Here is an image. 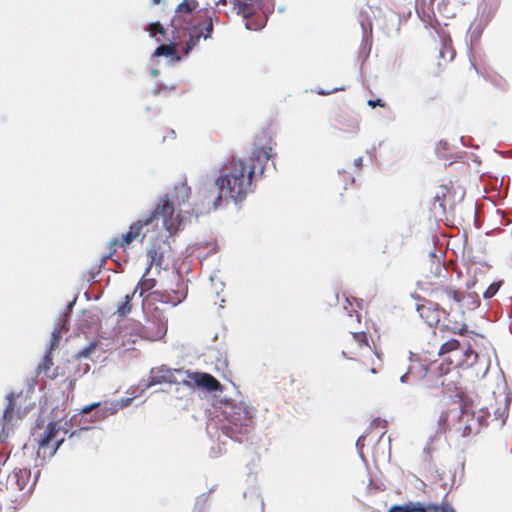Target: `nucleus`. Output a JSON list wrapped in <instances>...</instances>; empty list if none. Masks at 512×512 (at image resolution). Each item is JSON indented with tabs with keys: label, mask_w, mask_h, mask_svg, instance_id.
<instances>
[{
	"label": "nucleus",
	"mask_w": 512,
	"mask_h": 512,
	"mask_svg": "<svg viewBox=\"0 0 512 512\" xmlns=\"http://www.w3.org/2000/svg\"><path fill=\"white\" fill-rule=\"evenodd\" d=\"M362 161H363V160H362V157H358V158H356V159L354 160V164H355V166L360 167V166L362 165Z\"/></svg>",
	"instance_id": "obj_33"
},
{
	"label": "nucleus",
	"mask_w": 512,
	"mask_h": 512,
	"mask_svg": "<svg viewBox=\"0 0 512 512\" xmlns=\"http://www.w3.org/2000/svg\"><path fill=\"white\" fill-rule=\"evenodd\" d=\"M202 29H203L202 38L204 40L210 39L211 36H212V32H213V20H212V18L208 19L207 24L204 27H202Z\"/></svg>",
	"instance_id": "obj_20"
},
{
	"label": "nucleus",
	"mask_w": 512,
	"mask_h": 512,
	"mask_svg": "<svg viewBox=\"0 0 512 512\" xmlns=\"http://www.w3.org/2000/svg\"><path fill=\"white\" fill-rule=\"evenodd\" d=\"M138 292V288H135L132 294L125 295L123 302L118 306L117 313L119 316L124 317L131 311L130 301L133 296Z\"/></svg>",
	"instance_id": "obj_13"
},
{
	"label": "nucleus",
	"mask_w": 512,
	"mask_h": 512,
	"mask_svg": "<svg viewBox=\"0 0 512 512\" xmlns=\"http://www.w3.org/2000/svg\"><path fill=\"white\" fill-rule=\"evenodd\" d=\"M458 346H459V343L456 340L448 341L441 346L439 354H444L449 351L455 350L458 348Z\"/></svg>",
	"instance_id": "obj_19"
},
{
	"label": "nucleus",
	"mask_w": 512,
	"mask_h": 512,
	"mask_svg": "<svg viewBox=\"0 0 512 512\" xmlns=\"http://www.w3.org/2000/svg\"><path fill=\"white\" fill-rule=\"evenodd\" d=\"M50 351H48L45 355V358H44V362L43 364L40 366V368L44 371H47L50 366L52 365V360H51V357H50Z\"/></svg>",
	"instance_id": "obj_24"
},
{
	"label": "nucleus",
	"mask_w": 512,
	"mask_h": 512,
	"mask_svg": "<svg viewBox=\"0 0 512 512\" xmlns=\"http://www.w3.org/2000/svg\"><path fill=\"white\" fill-rule=\"evenodd\" d=\"M440 421H441V422L446 421V416H445V415H442V416L440 417Z\"/></svg>",
	"instance_id": "obj_38"
},
{
	"label": "nucleus",
	"mask_w": 512,
	"mask_h": 512,
	"mask_svg": "<svg viewBox=\"0 0 512 512\" xmlns=\"http://www.w3.org/2000/svg\"><path fill=\"white\" fill-rule=\"evenodd\" d=\"M219 3L225 4L226 0H219Z\"/></svg>",
	"instance_id": "obj_40"
},
{
	"label": "nucleus",
	"mask_w": 512,
	"mask_h": 512,
	"mask_svg": "<svg viewBox=\"0 0 512 512\" xmlns=\"http://www.w3.org/2000/svg\"><path fill=\"white\" fill-rule=\"evenodd\" d=\"M176 199L179 203L187 201L190 194V187L186 183H181L175 187Z\"/></svg>",
	"instance_id": "obj_14"
},
{
	"label": "nucleus",
	"mask_w": 512,
	"mask_h": 512,
	"mask_svg": "<svg viewBox=\"0 0 512 512\" xmlns=\"http://www.w3.org/2000/svg\"><path fill=\"white\" fill-rule=\"evenodd\" d=\"M429 273L426 277L430 280L434 278H441L443 273L446 271L444 264L439 256H436L434 252L429 253Z\"/></svg>",
	"instance_id": "obj_7"
},
{
	"label": "nucleus",
	"mask_w": 512,
	"mask_h": 512,
	"mask_svg": "<svg viewBox=\"0 0 512 512\" xmlns=\"http://www.w3.org/2000/svg\"><path fill=\"white\" fill-rule=\"evenodd\" d=\"M229 409L228 418L235 426L247 425L255 414V408L246 401L233 403Z\"/></svg>",
	"instance_id": "obj_5"
},
{
	"label": "nucleus",
	"mask_w": 512,
	"mask_h": 512,
	"mask_svg": "<svg viewBox=\"0 0 512 512\" xmlns=\"http://www.w3.org/2000/svg\"><path fill=\"white\" fill-rule=\"evenodd\" d=\"M147 256L149 258V263L146 268V273H149V271L153 265H156L157 267L161 268L162 260H163L162 253H159L155 248H152V249L148 250Z\"/></svg>",
	"instance_id": "obj_11"
},
{
	"label": "nucleus",
	"mask_w": 512,
	"mask_h": 512,
	"mask_svg": "<svg viewBox=\"0 0 512 512\" xmlns=\"http://www.w3.org/2000/svg\"><path fill=\"white\" fill-rule=\"evenodd\" d=\"M151 75H152L153 77L157 76V75H158V70H157V69H153V70H151Z\"/></svg>",
	"instance_id": "obj_36"
},
{
	"label": "nucleus",
	"mask_w": 512,
	"mask_h": 512,
	"mask_svg": "<svg viewBox=\"0 0 512 512\" xmlns=\"http://www.w3.org/2000/svg\"><path fill=\"white\" fill-rule=\"evenodd\" d=\"M91 411H92V409L90 408V406H89V405L84 406V407L81 409V413H82V414H88V413H89V412H91Z\"/></svg>",
	"instance_id": "obj_32"
},
{
	"label": "nucleus",
	"mask_w": 512,
	"mask_h": 512,
	"mask_svg": "<svg viewBox=\"0 0 512 512\" xmlns=\"http://www.w3.org/2000/svg\"><path fill=\"white\" fill-rule=\"evenodd\" d=\"M148 273H144L141 280L139 281L136 288H138L139 296H142L145 291L152 289L155 286V282L153 279L146 278Z\"/></svg>",
	"instance_id": "obj_15"
},
{
	"label": "nucleus",
	"mask_w": 512,
	"mask_h": 512,
	"mask_svg": "<svg viewBox=\"0 0 512 512\" xmlns=\"http://www.w3.org/2000/svg\"><path fill=\"white\" fill-rule=\"evenodd\" d=\"M173 213L174 208L172 204L167 200H161L150 215L143 220L133 223L129 229L135 239L140 236L143 239L151 230L158 231L160 235L163 230L171 234L179 225Z\"/></svg>",
	"instance_id": "obj_3"
},
{
	"label": "nucleus",
	"mask_w": 512,
	"mask_h": 512,
	"mask_svg": "<svg viewBox=\"0 0 512 512\" xmlns=\"http://www.w3.org/2000/svg\"><path fill=\"white\" fill-rule=\"evenodd\" d=\"M148 31H149L150 36L155 37V38H157L158 34H161L162 36H164V34H165V30L159 22L151 23L149 25Z\"/></svg>",
	"instance_id": "obj_17"
},
{
	"label": "nucleus",
	"mask_w": 512,
	"mask_h": 512,
	"mask_svg": "<svg viewBox=\"0 0 512 512\" xmlns=\"http://www.w3.org/2000/svg\"><path fill=\"white\" fill-rule=\"evenodd\" d=\"M284 10H285V7H284V6H280V7H278V12L282 13V12H284Z\"/></svg>",
	"instance_id": "obj_37"
},
{
	"label": "nucleus",
	"mask_w": 512,
	"mask_h": 512,
	"mask_svg": "<svg viewBox=\"0 0 512 512\" xmlns=\"http://www.w3.org/2000/svg\"><path fill=\"white\" fill-rule=\"evenodd\" d=\"M367 104L371 107V108H375L376 106H381V107H384L385 104L382 102L381 99H376V100H368Z\"/></svg>",
	"instance_id": "obj_28"
},
{
	"label": "nucleus",
	"mask_w": 512,
	"mask_h": 512,
	"mask_svg": "<svg viewBox=\"0 0 512 512\" xmlns=\"http://www.w3.org/2000/svg\"><path fill=\"white\" fill-rule=\"evenodd\" d=\"M58 430V425L54 422H51L47 425L44 436L39 440L38 443L37 454L39 457H43L44 459L46 457L50 458L56 453L63 442V439L55 440L53 442L58 433Z\"/></svg>",
	"instance_id": "obj_4"
},
{
	"label": "nucleus",
	"mask_w": 512,
	"mask_h": 512,
	"mask_svg": "<svg viewBox=\"0 0 512 512\" xmlns=\"http://www.w3.org/2000/svg\"><path fill=\"white\" fill-rule=\"evenodd\" d=\"M104 409L107 413L112 415V414H115L120 409V407H119V404L116 401H114V402H111Z\"/></svg>",
	"instance_id": "obj_25"
},
{
	"label": "nucleus",
	"mask_w": 512,
	"mask_h": 512,
	"mask_svg": "<svg viewBox=\"0 0 512 512\" xmlns=\"http://www.w3.org/2000/svg\"><path fill=\"white\" fill-rule=\"evenodd\" d=\"M499 289V285L491 284L483 293V297L486 299L492 298Z\"/></svg>",
	"instance_id": "obj_22"
},
{
	"label": "nucleus",
	"mask_w": 512,
	"mask_h": 512,
	"mask_svg": "<svg viewBox=\"0 0 512 512\" xmlns=\"http://www.w3.org/2000/svg\"><path fill=\"white\" fill-rule=\"evenodd\" d=\"M161 383L182 384L189 389L202 388L207 391L220 390V383L210 374L170 369L165 366L153 368L145 389Z\"/></svg>",
	"instance_id": "obj_2"
},
{
	"label": "nucleus",
	"mask_w": 512,
	"mask_h": 512,
	"mask_svg": "<svg viewBox=\"0 0 512 512\" xmlns=\"http://www.w3.org/2000/svg\"><path fill=\"white\" fill-rule=\"evenodd\" d=\"M196 0H183L176 8L177 13H190L197 7Z\"/></svg>",
	"instance_id": "obj_16"
},
{
	"label": "nucleus",
	"mask_w": 512,
	"mask_h": 512,
	"mask_svg": "<svg viewBox=\"0 0 512 512\" xmlns=\"http://www.w3.org/2000/svg\"><path fill=\"white\" fill-rule=\"evenodd\" d=\"M389 512H398V511H392V507L389 509Z\"/></svg>",
	"instance_id": "obj_43"
},
{
	"label": "nucleus",
	"mask_w": 512,
	"mask_h": 512,
	"mask_svg": "<svg viewBox=\"0 0 512 512\" xmlns=\"http://www.w3.org/2000/svg\"><path fill=\"white\" fill-rule=\"evenodd\" d=\"M343 89H344L343 87H340V88H335V89H334V90H332V91L319 90V91H317V93H318L319 95H329V94H331L332 92L340 91V90H343Z\"/></svg>",
	"instance_id": "obj_29"
},
{
	"label": "nucleus",
	"mask_w": 512,
	"mask_h": 512,
	"mask_svg": "<svg viewBox=\"0 0 512 512\" xmlns=\"http://www.w3.org/2000/svg\"><path fill=\"white\" fill-rule=\"evenodd\" d=\"M189 41L186 44L185 53H189L200 41L203 35L201 24H193L188 27Z\"/></svg>",
	"instance_id": "obj_8"
},
{
	"label": "nucleus",
	"mask_w": 512,
	"mask_h": 512,
	"mask_svg": "<svg viewBox=\"0 0 512 512\" xmlns=\"http://www.w3.org/2000/svg\"><path fill=\"white\" fill-rule=\"evenodd\" d=\"M407 377H408V373H405L404 375H402V376L400 377V382H401V383H406V381H407Z\"/></svg>",
	"instance_id": "obj_34"
},
{
	"label": "nucleus",
	"mask_w": 512,
	"mask_h": 512,
	"mask_svg": "<svg viewBox=\"0 0 512 512\" xmlns=\"http://www.w3.org/2000/svg\"><path fill=\"white\" fill-rule=\"evenodd\" d=\"M89 406H90V408L93 410V409H95V408H97V407H99V406H100V402L92 403V404H90Z\"/></svg>",
	"instance_id": "obj_35"
},
{
	"label": "nucleus",
	"mask_w": 512,
	"mask_h": 512,
	"mask_svg": "<svg viewBox=\"0 0 512 512\" xmlns=\"http://www.w3.org/2000/svg\"><path fill=\"white\" fill-rule=\"evenodd\" d=\"M17 396L18 395H15L14 393H10L9 395H7L8 404H7V406H6L5 410H4V413H3V418H2L3 429H2V432L7 431V433H8L9 430H10L9 425L12 423L13 417H14V414H13L14 400H15V398Z\"/></svg>",
	"instance_id": "obj_9"
},
{
	"label": "nucleus",
	"mask_w": 512,
	"mask_h": 512,
	"mask_svg": "<svg viewBox=\"0 0 512 512\" xmlns=\"http://www.w3.org/2000/svg\"><path fill=\"white\" fill-rule=\"evenodd\" d=\"M392 511L398 512H454V509L447 505L440 506L435 504L424 505L421 502H408L401 505L392 506Z\"/></svg>",
	"instance_id": "obj_6"
},
{
	"label": "nucleus",
	"mask_w": 512,
	"mask_h": 512,
	"mask_svg": "<svg viewBox=\"0 0 512 512\" xmlns=\"http://www.w3.org/2000/svg\"><path fill=\"white\" fill-rule=\"evenodd\" d=\"M115 243H118V239H114V240L112 241V244H115Z\"/></svg>",
	"instance_id": "obj_41"
},
{
	"label": "nucleus",
	"mask_w": 512,
	"mask_h": 512,
	"mask_svg": "<svg viewBox=\"0 0 512 512\" xmlns=\"http://www.w3.org/2000/svg\"><path fill=\"white\" fill-rule=\"evenodd\" d=\"M132 400H133V398L130 397V398H122L116 402L119 404L120 409H122L124 407H127L132 402Z\"/></svg>",
	"instance_id": "obj_27"
},
{
	"label": "nucleus",
	"mask_w": 512,
	"mask_h": 512,
	"mask_svg": "<svg viewBox=\"0 0 512 512\" xmlns=\"http://www.w3.org/2000/svg\"><path fill=\"white\" fill-rule=\"evenodd\" d=\"M342 356H343V357H345V358H347V357H346V353H345V351H342Z\"/></svg>",
	"instance_id": "obj_42"
},
{
	"label": "nucleus",
	"mask_w": 512,
	"mask_h": 512,
	"mask_svg": "<svg viewBox=\"0 0 512 512\" xmlns=\"http://www.w3.org/2000/svg\"><path fill=\"white\" fill-rule=\"evenodd\" d=\"M353 336V339L359 343V345L361 346L362 344H367V338H366V334L363 333V332H360V333H353L352 334Z\"/></svg>",
	"instance_id": "obj_23"
},
{
	"label": "nucleus",
	"mask_w": 512,
	"mask_h": 512,
	"mask_svg": "<svg viewBox=\"0 0 512 512\" xmlns=\"http://www.w3.org/2000/svg\"><path fill=\"white\" fill-rule=\"evenodd\" d=\"M261 156H263L266 160H268L270 157L269 153L264 149L259 150L257 153V157H261Z\"/></svg>",
	"instance_id": "obj_30"
},
{
	"label": "nucleus",
	"mask_w": 512,
	"mask_h": 512,
	"mask_svg": "<svg viewBox=\"0 0 512 512\" xmlns=\"http://www.w3.org/2000/svg\"><path fill=\"white\" fill-rule=\"evenodd\" d=\"M254 171V167L242 160L233 159L222 167L217 178L203 179L197 192L199 213H210L229 198L241 202L251 191Z\"/></svg>",
	"instance_id": "obj_1"
},
{
	"label": "nucleus",
	"mask_w": 512,
	"mask_h": 512,
	"mask_svg": "<svg viewBox=\"0 0 512 512\" xmlns=\"http://www.w3.org/2000/svg\"><path fill=\"white\" fill-rule=\"evenodd\" d=\"M466 362L468 365H473L479 358L478 354L468 348L465 351Z\"/></svg>",
	"instance_id": "obj_21"
},
{
	"label": "nucleus",
	"mask_w": 512,
	"mask_h": 512,
	"mask_svg": "<svg viewBox=\"0 0 512 512\" xmlns=\"http://www.w3.org/2000/svg\"><path fill=\"white\" fill-rule=\"evenodd\" d=\"M154 56L171 57L174 62H178L180 60V57L177 55L175 49L172 46L166 44L157 47L156 50L154 51Z\"/></svg>",
	"instance_id": "obj_10"
},
{
	"label": "nucleus",
	"mask_w": 512,
	"mask_h": 512,
	"mask_svg": "<svg viewBox=\"0 0 512 512\" xmlns=\"http://www.w3.org/2000/svg\"><path fill=\"white\" fill-rule=\"evenodd\" d=\"M133 240H135V237L133 236L132 232L129 230L124 236H123V239H122V242H121V245H128L130 244Z\"/></svg>",
	"instance_id": "obj_26"
},
{
	"label": "nucleus",
	"mask_w": 512,
	"mask_h": 512,
	"mask_svg": "<svg viewBox=\"0 0 512 512\" xmlns=\"http://www.w3.org/2000/svg\"><path fill=\"white\" fill-rule=\"evenodd\" d=\"M61 329L62 326H56L52 332L51 342H50V350H52L59 342L61 338Z\"/></svg>",
	"instance_id": "obj_18"
},
{
	"label": "nucleus",
	"mask_w": 512,
	"mask_h": 512,
	"mask_svg": "<svg viewBox=\"0 0 512 512\" xmlns=\"http://www.w3.org/2000/svg\"><path fill=\"white\" fill-rule=\"evenodd\" d=\"M370 372H371L372 374H376V373H377V371H376V369H375V368H371V369H370Z\"/></svg>",
	"instance_id": "obj_39"
},
{
	"label": "nucleus",
	"mask_w": 512,
	"mask_h": 512,
	"mask_svg": "<svg viewBox=\"0 0 512 512\" xmlns=\"http://www.w3.org/2000/svg\"><path fill=\"white\" fill-rule=\"evenodd\" d=\"M90 349H84L78 353V357H87Z\"/></svg>",
	"instance_id": "obj_31"
},
{
	"label": "nucleus",
	"mask_w": 512,
	"mask_h": 512,
	"mask_svg": "<svg viewBox=\"0 0 512 512\" xmlns=\"http://www.w3.org/2000/svg\"><path fill=\"white\" fill-rule=\"evenodd\" d=\"M501 398H502L501 406H499L498 408L495 409L494 414H495V417L497 419H499L501 421V423L503 424L505 422V419L508 414V407H509L510 400H509L508 396H506L504 394L501 395Z\"/></svg>",
	"instance_id": "obj_12"
}]
</instances>
